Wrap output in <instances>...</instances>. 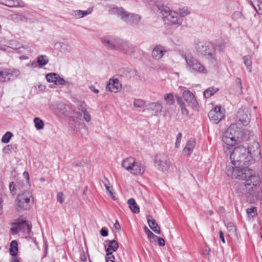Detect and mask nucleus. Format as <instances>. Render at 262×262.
Wrapping results in <instances>:
<instances>
[{
	"label": "nucleus",
	"instance_id": "obj_1",
	"mask_svg": "<svg viewBox=\"0 0 262 262\" xmlns=\"http://www.w3.org/2000/svg\"><path fill=\"white\" fill-rule=\"evenodd\" d=\"M260 153L258 143L253 142L248 148L244 146L235 147L230 154V159L233 165L248 166L252 157H258Z\"/></svg>",
	"mask_w": 262,
	"mask_h": 262
},
{
	"label": "nucleus",
	"instance_id": "obj_2",
	"mask_svg": "<svg viewBox=\"0 0 262 262\" xmlns=\"http://www.w3.org/2000/svg\"><path fill=\"white\" fill-rule=\"evenodd\" d=\"M234 166V167L231 166H227L226 173L228 177L232 179L246 180L245 186L249 191L252 190L253 187L257 186L259 182V179L257 176L254 174L252 169L247 168V166H243V168L237 165Z\"/></svg>",
	"mask_w": 262,
	"mask_h": 262
},
{
	"label": "nucleus",
	"instance_id": "obj_3",
	"mask_svg": "<svg viewBox=\"0 0 262 262\" xmlns=\"http://www.w3.org/2000/svg\"><path fill=\"white\" fill-rule=\"evenodd\" d=\"M34 203L32 192L29 190L19 193L15 200L16 209L18 211L27 210Z\"/></svg>",
	"mask_w": 262,
	"mask_h": 262
},
{
	"label": "nucleus",
	"instance_id": "obj_4",
	"mask_svg": "<svg viewBox=\"0 0 262 262\" xmlns=\"http://www.w3.org/2000/svg\"><path fill=\"white\" fill-rule=\"evenodd\" d=\"M110 14H115L130 25H136L141 19V16L138 14L128 13L121 7H112L109 9Z\"/></svg>",
	"mask_w": 262,
	"mask_h": 262
},
{
	"label": "nucleus",
	"instance_id": "obj_5",
	"mask_svg": "<svg viewBox=\"0 0 262 262\" xmlns=\"http://www.w3.org/2000/svg\"><path fill=\"white\" fill-rule=\"evenodd\" d=\"M186 61V68L192 73L207 74V69L196 58L190 55H182Z\"/></svg>",
	"mask_w": 262,
	"mask_h": 262
},
{
	"label": "nucleus",
	"instance_id": "obj_6",
	"mask_svg": "<svg viewBox=\"0 0 262 262\" xmlns=\"http://www.w3.org/2000/svg\"><path fill=\"white\" fill-rule=\"evenodd\" d=\"M165 20H167L171 25L179 26L181 25L183 18L179 16L178 12L170 10L168 7L162 6L159 8Z\"/></svg>",
	"mask_w": 262,
	"mask_h": 262
},
{
	"label": "nucleus",
	"instance_id": "obj_7",
	"mask_svg": "<svg viewBox=\"0 0 262 262\" xmlns=\"http://www.w3.org/2000/svg\"><path fill=\"white\" fill-rule=\"evenodd\" d=\"M195 49L198 53L204 56L212 57L214 52V45L212 42H206L197 40L195 42Z\"/></svg>",
	"mask_w": 262,
	"mask_h": 262
},
{
	"label": "nucleus",
	"instance_id": "obj_8",
	"mask_svg": "<svg viewBox=\"0 0 262 262\" xmlns=\"http://www.w3.org/2000/svg\"><path fill=\"white\" fill-rule=\"evenodd\" d=\"M170 163L169 159L164 154H158L155 158V166L162 171H166L169 169Z\"/></svg>",
	"mask_w": 262,
	"mask_h": 262
},
{
	"label": "nucleus",
	"instance_id": "obj_9",
	"mask_svg": "<svg viewBox=\"0 0 262 262\" xmlns=\"http://www.w3.org/2000/svg\"><path fill=\"white\" fill-rule=\"evenodd\" d=\"M251 119V114L247 107L239 108L236 115V121L241 122L244 126L247 125Z\"/></svg>",
	"mask_w": 262,
	"mask_h": 262
},
{
	"label": "nucleus",
	"instance_id": "obj_10",
	"mask_svg": "<svg viewBox=\"0 0 262 262\" xmlns=\"http://www.w3.org/2000/svg\"><path fill=\"white\" fill-rule=\"evenodd\" d=\"M208 116L213 123L217 124L224 117V110H222L220 106H215L213 109L210 111Z\"/></svg>",
	"mask_w": 262,
	"mask_h": 262
},
{
	"label": "nucleus",
	"instance_id": "obj_11",
	"mask_svg": "<svg viewBox=\"0 0 262 262\" xmlns=\"http://www.w3.org/2000/svg\"><path fill=\"white\" fill-rule=\"evenodd\" d=\"M19 74V70L16 69H4L0 70V82L14 80Z\"/></svg>",
	"mask_w": 262,
	"mask_h": 262
},
{
	"label": "nucleus",
	"instance_id": "obj_12",
	"mask_svg": "<svg viewBox=\"0 0 262 262\" xmlns=\"http://www.w3.org/2000/svg\"><path fill=\"white\" fill-rule=\"evenodd\" d=\"M117 50L127 55L132 56L135 53V48L128 42L120 38Z\"/></svg>",
	"mask_w": 262,
	"mask_h": 262
},
{
	"label": "nucleus",
	"instance_id": "obj_13",
	"mask_svg": "<svg viewBox=\"0 0 262 262\" xmlns=\"http://www.w3.org/2000/svg\"><path fill=\"white\" fill-rule=\"evenodd\" d=\"M51 108L58 116H68L70 114V107L62 102H56L50 105Z\"/></svg>",
	"mask_w": 262,
	"mask_h": 262
},
{
	"label": "nucleus",
	"instance_id": "obj_14",
	"mask_svg": "<svg viewBox=\"0 0 262 262\" xmlns=\"http://www.w3.org/2000/svg\"><path fill=\"white\" fill-rule=\"evenodd\" d=\"M182 99H184V102H186L187 105L192 108H197L198 107V102L194 94L189 90H185L182 93Z\"/></svg>",
	"mask_w": 262,
	"mask_h": 262
},
{
	"label": "nucleus",
	"instance_id": "obj_15",
	"mask_svg": "<svg viewBox=\"0 0 262 262\" xmlns=\"http://www.w3.org/2000/svg\"><path fill=\"white\" fill-rule=\"evenodd\" d=\"M119 38L114 36H105L102 38V44L108 49L117 50Z\"/></svg>",
	"mask_w": 262,
	"mask_h": 262
},
{
	"label": "nucleus",
	"instance_id": "obj_16",
	"mask_svg": "<svg viewBox=\"0 0 262 262\" xmlns=\"http://www.w3.org/2000/svg\"><path fill=\"white\" fill-rule=\"evenodd\" d=\"M121 88V84L118 79H110L107 83L105 89L106 91L117 93Z\"/></svg>",
	"mask_w": 262,
	"mask_h": 262
},
{
	"label": "nucleus",
	"instance_id": "obj_17",
	"mask_svg": "<svg viewBox=\"0 0 262 262\" xmlns=\"http://www.w3.org/2000/svg\"><path fill=\"white\" fill-rule=\"evenodd\" d=\"M169 50H170L166 47L161 45H157L152 50V56L156 59H160L163 57L165 53Z\"/></svg>",
	"mask_w": 262,
	"mask_h": 262
},
{
	"label": "nucleus",
	"instance_id": "obj_18",
	"mask_svg": "<svg viewBox=\"0 0 262 262\" xmlns=\"http://www.w3.org/2000/svg\"><path fill=\"white\" fill-rule=\"evenodd\" d=\"M145 171V168L143 165L138 162H136L134 160V164H133L132 167L129 170V172L135 175H141Z\"/></svg>",
	"mask_w": 262,
	"mask_h": 262
},
{
	"label": "nucleus",
	"instance_id": "obj_19",
	"mask_svg": "<svg viewBox=\"0 0 262 262\" xmlns=\"http://www.w3.org/2000/svg\"><path fill=\"white\" fill-rule=\"evenodd\" d=\"M106 242L108 243V247L106 250V256L113 258V252L116 251L118 248V242L115 240H107Z\"/></svg>",
	"mask_w": 262,
	"mask_h": 262
},
{
	"label": "nucleus",
	"instance_id": "obj_20",
	"mask_svg": "<svg viewBox=\"0 0 262 262\" xmlns=\"http://www.w3.org/2000/svg\"><path fill=\"white\" fill-rule=\"evenodd\" d=\"M241 132V128L237 126V123H233L230 125L226 131L227 135H230L236 139L239 138Z\"/></svg>",
	"mask_w": 262,
	"mask_h": 262
},
{
	"label": "nucleus",
	"instance_id": "obj_21",
	"mask_svg": "<svg viewBox=\"0 0 262 262\" xmlns=\"http://www.w3.org/2000/svg\"><path fill=\"white\" fill-rule=\"evenodd\" d=\"M0 4L10 8L24 7V3L21 0H4Z\"/></svg>",
	"mask_w": 262,
	"mask_h": 262
},
{
	"label": "nucleus",
	"instance_id": "obj_22",
	"mask_svg": "<svg viewBox=\"0 0 262 262\" xmlns=\"http://www.w3.org/2000/svg\"><path fill=\"white\" fill-rule=\"evenodd\" d=\"M93 11V8H89L86 10L83 11L80 10H73L71 12V15L76 18H81L90 14Z\"/></svg>",
	"mask_w": 262,
	"mask_h": 262
},
{
	"label": "nucleus",
	"instance_id": "obj_23",
	"mask_svg": "<svg viewBox=\"0 0 262 262\" xmlns=\"http://www.w3.org/2000/svg\"><path fill=\"white\" fill-rule=\"evenodd\" d=\"M236 138L230 135H227L226 133L222 137V141L226 145L227 148H229L230 147L234 145L236 143Z\"/></svg>",
	"mask_w": 262,
	"mask_h": 262
},
{
	"label": "nucleus",
	"instance_id": "obj_24",
	"mask_svg": "<svg viewBox=\"0 0 262 262\" xmlns=\"http://www.w3.org/2000/svg\"><path fill=\"white\" fill-rule=\"evenodd\" d=\"M177 102L179 106L181 113L184 116H188L189 114V111L186 108V105L185 102L184 101L182 97L180 96H176Z\"/></svg>",
	"mask_w": 262,
	"mask_h": 262
},
{
	"label": "nucleus",
	"instance_id": "obj_25",
	"mask_svg": "<svg viewBox=\"0 0 262 262\" xmlns=\"http://www.w3.org/2000/svg\"><path fill=\"white\" fill-rule=\"evenodd\" d=\"M148 224L151 230L157 234H160V230L158 224L156 222L155 219H151V216L149 215L146 216Z\"/></svg>",
	"mask_w": 262,
	"mask_h": 262
},
{
	"label": "nucleus",
	"instance_id": "obj_26",
	"mask_svg": "<svg viewBox=\"0 0 262 262\" xmlns=\"http://www.w3.org/2000/svg\"><path fill=\"white\" fill-rule=\"evenodd\" d=\"M8 19L15 23H18L19 21L27 22L28 20V18L26 17L17 13L9 15L8 16Z\"/></svg>",
	"mask_w": 262,
	"mask_h": 262
},
{
	"label": "nucleus",
	"instance_id": "obj_27",
	"mask_svg": "<svg viewBox=\"0 0 262 262\" xmlns=\"http://www.w3.org/2000/svg\"><path fill=\"white\" fill-rule=\"evenodd\" d=\"M17 228H18L19 232H23L27 234H29L31 231V226L26 221L17 223Z\"/></svg>",
	"mask_w": 262,
	"mask_h": 262
},
{
	"label": "nucleus",
	"instance_id": "obj_28",
	"mask_svg": "<svg viewBox=\"0 0 262 262\" xmlns=\"http://www.w3.org/2000/svg\"><path fill=\"white\" fill-rule=\"evenodd\" d=\"M54 47L56 49L61 48L62 51L64 52H70L73 50L72 47L71 45L60 42L55 43Z\"/></svg>",
	"mask_w": 262,
	"mask_h": 262
},
{
	"label": "nucleus",
	"instance_id": "obj_29",
	"mask_svg": "<svg viewBox=\"0 0 262 262\" xmlns=\"http://www.w3.org/2000/svg\"><path fill=\"white\" fill-rule=\"evenodd\" d=\"M148 110L155 112V115L158 114L162 112V106L159 103H152L148 105Z\"/></svg>",
	"mask_w": 262,
	"mask_h": 262
},
{
	"label": "nucleus",
	"instance_id": "obj_30",
	"mask_svg": "<svg viewBox=\"0 0 262 262\" xmlns=\"http://www.w3.org/2000/svg\"><path fill=\"white\" fill-rule=\"evenodd\" d=\"M127 203L129 206V208L132 211L135 213H138L140 212V208L137 204L136 203L135 199H129L127 201Z\"/></svg>",
	"mask_w": 262,
	"mask_h": 262
},
{
	"label": "nucleus",
	"instance_id": "obj_31",
	"mask_svg": "<svg viewBox=\"0 0 262 262\" xmlns=\"http://www.w3.org/2000/svg\"><path fill=\"white\" fill-rule=\"evenodd\" d=\"M135 159L132 157L125 159L122 162V166L125 169L129 171L132 166L134 164Z\"/></svg>",
	"mask_w": 262,
	"mask_h": 262
},
{
	"label": "nucleus",
	"instance_id": "obj_32",
	"mask_svg": "<svg viewBox=\"0 0 262 262\" xmlns=\"http://www.w3.org/2000/svg\"><path fill=\"white\" fill-rule=\"evenodd\" d=\"M37 63L40 67L46 66L49 61V59L47 55H41L37 56L36 58Z\"/></svg>",
	"mask_w": 262,
	"mask_h": 262
},
{
	"label": "nucleus",
	"instance_id": "obj_33",
	"mask_svg": "<svg viewBox=\"0 0 262 262\" xmlns=\"http://www.w3.org/2000/svg\"><path fill=\"white\" fill-rule=\"evenodd\" d=\"M79 110H80L81 111V113L83 114V119L86 122H90L91 120V115H90L89 112L87 111L84 103H81V105H80V106L79 107Z\"/></svg>",
	"mask_w": 262,
	"mask_h": 262
},
{
	"label": "nucleus",
	"instance_id": "obj_34",
	"mask_svg": "<svg viewBox=\"0 0 262 262\" xmlns=\"http://www.w3.org/2000/svg\"><path fill=\"white\" fill-rule=\"evenodd\" d=\"M194 141L192 140H189L183 149V152L188 156L193 151L194 146Z\"/></svg>",
	"mask_w": 262,
	"mask_h": 262
},
{
	"label": "nucleus",
	"instance_id": "obj_35",
	"mask_svg": "<svg viewBox=\"0 0 262 262\" xmlns=\"http://www.w3.org/2000/svg\"><path fill=\"white\" fill-rule=\"evenodd\" d=\"M17 243L16 241H12L10 244V253L13 256L16 255L18 252Z\"/></svg>",
	"mask_w": 262,
	"mask_h": 262
},
{
	"label": "nucleus",
	"instance_id": "obj_36",
	"mask_svg": "<svg viewBox=\"0 0 262 262\" xmlns=\"http://www.w3.org/2000/svg\"><path fill=\"white\" fill-rule=\"evenodd\" d=\"M164 99L166 104L169 105H173L175 102L173 95L172 93H168L164 95Z\"/></svg>",
	"mask_w": 262,
	"mask_h": 262
},
{
	"label": "nucleus",
	"instance_id": "obj_37",
	"mask_svg": "<svg viewBox=\"0 0 262 262\" xmlns=\"http://www.w3.org/2000/svg\"><path fill=\"white\" fill-rule=\"evenodd\" d=\"M34 122L35 124V128L38 129H42L44 127V123L43 121L39 118L36 117L34 119Z\"/></svg>",
	"mask_w": 262,
	"mask_h": 262
},
{
	"label": "nucleus",
	"instance_id": "obj_38",
	"mask_svg": "<svg viewBox=\"0 0 262 262\" xmlns=\"http://www.w3.org/2000/svg\"><path fill=\"white\" fill-rule=\"evenodd\" d=\"M218 90V89H215L213 88H209L206 90L203 93L204 96L205 98H209L212 96Z\"/></svg>",
	"mask_w": 262,
	"mask_h": 262
},
{
	"label": "nucleus",
	"instance_id": "obj_39",
	"mask_svg": "<svg viewBox=\"0 0 262 262\" xmlns=\"http://www.w3.org/2000/svg\"><path fill=\"white\" fill-rule=\"evenodd\" d=\"M214 45V47L215 46L216 48L220 51L222 52L224 50L225 48V42L223 40H218L216 41Z\"/></svg>",
	"mask_w": 262,
	"mask_h": 262
},
{
	"label": "nucleus",
	"instance_id": "obj_40",
	"mask_svg": "<svg viewBox=\"0 0 262 262\" xmlns=\"http://www.w3.org/2000/svg\"><path fill=\"white\" fill-rule=\"evenodd\" d=\"M57 74H58L55 73H50L47 74V75H46L47 80L49 82H53V83H55V81H56V79L57 78Z\"/></svg>",
	"mask_w": 262,
	"mask_h": 262
},
{
	"label": "nucleus",
	"instance_id": "obj_41",
	"mask_svg": "<svg viewBox=\"0 0 262 262\" xmlns=\"http://www.w3.org/2000/svg\"><path fill=\"white\" fill-rule=\"evenodd\" d=\"M179 14L181 18L183 17H184L185 16H187V15L189 14L190 13V11L189 10L188 8L187 7H183L181 8H179Z\"/></svg>",
	"mask_w": 262,
	"mask_h": 262
},
{
	"label": "nucleus",
	"instance_id": "obj_42",
	"mask_svg": "<svg viewBox=\"0 0 262 262\" xmlns=\"http://www.w3.org/2000/svg\"><path fill=\"white\" fill-rule=\"evenodd\" d=\"M244 62L245 66L247 67L249 72L251 71V67L252 64V61L251 57L250 56H245L243 57Z\"/></svg>",
	"mask_w": 262,
	"mask_h": 262
},
{
	"label": "nucleus",
	"instance_id": "obj_43",
	"mask_svg": "<svg viewBox=\"0 0 262 262\" xmlns=\"http://www.w3.org/2000/svg\"><path fill=\"white\" fill-rule=\"evenodd\" d=\"M13 136V134L11 132H7L2 137V142L4 143H7L9 142L10 139Z\"/></svg>",
	"mask_w": 262,
	"mask_h": 262
},
{
	"label": "nucleus",
	"instance_id": "obj_44",
	"mask_svg": "<svg viewBox=\"0 0 262 262\" xmlns=\"http://www.w3.org/2000/svg\"><path fill=\"white\" fill-rule=\"evenodd\" d=\"M9 190L10 191L11 194L12 195H14L16 194L17 192V189L16 188V183L12 182L9 184Z\"/></svg>",
	"mask_w": 262,
	"mask_h": 262
},
{
	"label": "nucleus",
	"instance_id": "obj_45",
	"mask_svg": "<svg viewBox=\"0 0 262 262\" xmlns=\"http://www.w3.org/2000/svg\"><path fill=\"white\" fill-rule=\"evenodd\" d=\"M57 78L56 79V81H55V84L56 85H65L67 83H68V81H66L63 78L61 77L58 74H57Z\"/></svg>",
	"mask_w": 262,
	"mask_h": 262
},
{
	"label": "nucleus",
	"instance_id": "obj_46",
	"mask_svg": "<svg viewBox=\"0 0 262 262\" xmlns=\"http://www.w3.org/2000/svg\"><path fill=\"white\" fill-rule=\"evenodd\" d=\"M144 105V102L141 99H136L134 102V105L136 107H142Z\"/></svg>",
	"mask_w": 262,
	"mask_h": 262
},
{
	"label": "nucleus",
	"instance_id": "obj_47",
	"mask_svg": "<svg viewBox=\"0 0 262 262\" xmlns=\"http://www.w3.org/2000/svg\"><path fill=\"white\" fill-rule=\"evenodd\" d=\"M256 208L251 207L247 209V213L249 216H253L256 213Z\"/></svg>",
	"mask_w": 262,
	"mask_h": 262
},
{
	"label": "nucleus",
	"instance_id": "obj_48",
	"mask_svg": "<svg viewBox=\"0 0 262 262\" xmlns=\"http://www.w3.org/2000/svg\"><path fill=\"white\" fill-rule=\"evenodd\" d=\"M57 200L60 204L63 203L64 202V195L62 192H59L57 194Z\"/></svg>",
	"mask_w": 262,
	"mask_h": 262
},
{
	"label": "nucleus",
	"instance_id": "obj_49",
	"mask_svg": "<svg viewBox=\"0 0 262 262\" xmlns=\"http://www.w3.org/2000/svg\"><path fill=\"white\" fill-rule=\"evenodd\" d=\"M255 10L259 14L262 15V2H258L256 7H254Z\"/></svg>",
	"mask_w": 262,
	"mask_h": 262
},
{
	"label": "nucleus",
	"instance_id": "obj_50",
	"mask_svg": "<svg viewBox=\"0 0 262 262\" xmlns=\"http://www.w3.org/2000/svg\"><path fill=\"white\" fill-rule=\"evenodd\" d=\"M182 134L181 133L178 134L176 141V147H178L180 145V143L182 139Z\"/></svg>",
	"mask_w": 262,
	"mask_h": 262
},
{
	"label": "nucleus",
	"instance_id": "obj_51",
	"mask_svg": "<svg viewBox=\"0 0 262 262\" xmlns=\"http://www.w3.org/2000/svg\"><path fill=\"white\" fill-rule=\"evenodd\" d=\"M227 228L228 230L232 233H234L236 231L235 227L234 226L232 223H230L227 225Z\"/></svg>",
	"mask_w": 262,
	"mask_h": 262
},
{
	"label": "nucleus",
	"instance_id": "obj_52",
	"mask_svg": "<svg viewBox=\"0 0 262 262\" xmlns=\"http://www.w3.org/2000/svg\"><path fill=\"white\" fill-rule=\"evenodd\" d=\"M13 149V147L12 145H8L6 146L3 149V151L5 153H9Z\"/></svg>",
	"mask_w": 262,
	"mask_h": 262
},
{
	"label": "nucleus",
	"instance_id": "obj_53",
	"mask_svg": "<svg viewBox=\"0 0 262 262\" xmlns=\"http://www.w3.org/2000/svg\"><path fill=\"white\" fill-rule=\"evenodd\" d=\"M235 82L237 84V88L242 91L243 87L242 85V81L240 78H236L235 79Z\"/></svg>",
	"mask_w": 262,
	"mask_h": 262
},
{
	"label": "nucleus",
	"instance_id": "obj_54",
	"mask_svg": "<svg viewBox=\"0 0 262 262\" xmlns=\"http://www.w3.org/2000/svg\"><path fill=\"white\" fill-rule=\"evenodd\" d=\"M101 235L103 237H106L108 235V230L106 227H103L100 231Z\"/></svg>",
	"mask_w": 262,
	"mask_h": 262
},
{
	"label": "nucleus",
	"instance_id": "obj_55",
	"mask_svg": "<svg viewBox=\"0 0 262 262\" xmlns=\"http://www.w3.org/2000/svg\"><path fill=\"white\" fill-rule=\"evenodd\" d=\"M11 231L12 234H17L19 232V230H18V228H17V223L15 224V226L11 228Z\"/></svg>",
	"mask_w": 262,
	"mask_h": 262
},
{
	"label": "nucleus",
	"instance_id": "obj_56",
	"mask_svg": "<svg viewBox=\"0 0 262 262\" xmlns=\"http://www.w3.org/2000/svg\"><path fill=\"white\" fill-rule=\"evenodd\" d=\"M16 188L18 190H20L23 189L24 186L23 182H22L21 181H17L16 183Z\"/></svg>",
	"mask_w": 262,
	"mask_h": 262
},
{
	"label": "nucleus",
	"instance_id": "obj_57",
	"mask_svg": "<svg viewBox=\"0 0 262 262\" xmlns=\"http://www.w3.org/2000/svg\"><path fill=\"white\" fill-rule=\"evenodd\" d=\"M26 66L30 68H36L37 64L34 61H30L29 63L26 64Z\"/></svg>",
	"mask_w": 262,
	"mask_h": 262
},
{
	"label": "nucleus",
	"instance_id": "obj_58",
	"mask_svg": "<svg viewBox=\"0 0 262 262\" xmlns=\"http://www.w3.org/2000/svg\"><path fill=\"white\" fill-rule=\"evenodd\" d=\"M158 245L160 246H164L165 244L164 239L163 238L158 237Z\"/></svg>",
	"mask_w": 262,
	"mask_h": 262
},
{
	"label": "nucleus",
	"instance_id": "obj_59",
	"mask_svg": "<svg viewBox=\"0 0 262 262\" xmlns=\"http://www.w3.org/2000/svg\"><path fill=\"white\" fill-rule=\"evenodd\" d=\"M113 227L115 230L118 231L120 230L121 229L120 225L117 220H116V222L114 223Z\"/></svg>",
	"mask_w": 262,
	"mask_h": 262
},
{
	"label": "nucleus",
	"instance_id": "obj_60",
	"mask_svg": "<svg viewBox=\"0 0 262 262\" xmlns=\"http://www.w3.org/2000/svg\"><path fill=\"white\" fill-rule=\"evenodd\" d=\"M144 230V232L147 234L148 237L152 235V234L153 233L151 231H150V230L146 226H145Z\"/></svg>",
	"mask_w": 262,
	"mask_h": 262
},
{
	"label": "nucleus",
	"instance_id": "obj_61",
	"mask_svg": "<svg viewBox=\"0 0 262 262\" xmlns=\"http://www.w3.org/2000/svg\"><path fill=\"white\" fill-rule=\"evenodd\" d=\"M16 49H18L19 50V52H20L21 53H24V52L21 50H27V51H28L29 47L28 46L18 47H16Z\"/></svg>",
	"mask_w": 262,
	"mask_h": 262
},
{
	"label": "nucleus",
	"instance_id": "obj_62",
	"mask_svg": "<svg viewBox=\"0 0 262 262\" xmlns=\"http://www.w3.org/2000/svg\"><path fill=\"white\" fill-rule=\"evenodd\" d=\"M89 89L95 94H98L99 92V90L96 89V88L93 85H90L89 86Z\"/></svg>",
	"mask_w": 262,
	"mask_h": 262
},
{
	"label": "nucleus",
	"instance_id": "obj_63",
	"mask_svg": "<svg viewBox=\"0 0 262 262\" xmlns=\"http://www.w3.org/2000/svg\"><path fill=\"white\" fill-rule=\"evenodd\" d=\"M148 238L150 239L151 242H155L156 241V239H158V236L152 233V235Z\"/></svg>",
	"mask_w": 262,
	"mask_h": 262
},
{
	"label": "nucleus",
	"instance_id": "obj_64",
	"mask_svg": "<svg viewBox=\"0 0 262 262\" xmlns=\"http://www.w3.org/2000/svg\"><path fill=\"white\" fill-rule=\"evenodd\" d=\"M106 262H115V257L113 256V258L110 257V256H106Z\"/></svg>",
	"mask_w": 262,
	"mask_h": 262
}]
</instances>
